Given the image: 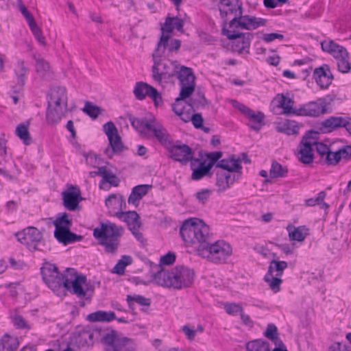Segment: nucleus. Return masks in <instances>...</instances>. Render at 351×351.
Masks as SVG:
<instances>
[{
  "label": "nucleus",
  "instance_id": "nucleus-1",
  "mask_svg": "<svg viewBox=\"0 0 351 351\" xmlns=\"http://www.w3.org/2000/svg\"><path fill=\"white\" fill-rule=\"evenodd\" d=\"M209 227L202 220L195 218L189 219L182 223L180 234L185 243H198V254L208 261L220 264L232 255L231 245L219 240L210 243Z\"/></svg>",
  "mask_w": 351,
  "mask_h": 351
},
{
  "label": "nucleus",
  "instance_id": "nucleus-2",
  "mask_svg": "<svg viewBox=\"0 0 351 351\" xmlns=\"http://www.w3.org/2000/svg\"><path fill=\"white\" fill-rule=\"evenodd\" d=\"M129 120L143 138L151 140L154 137L167 149L173 142L167 129L155 118L148 120L130 116Z\"/></svg>",
  "mask_w": 351,
  "mask_h": 351
},
{
  "label": "nucleus",
  "instance_id": "nucleus-3",
  "mask_svg": "<svg viewBox=\"0 0 351 351\" xmlns=\"http://www.w3.org/2000/svg\"><path fill=\"white\" fill-rule=\"evenodd\" d=\"M195 278V271L184 266H177L169 271L162 269L155 274L154 280L160 286L181 289L190 287Z\"/></svg>",
  "mask_w": 351,
  "mask_h": 351
},
{
  "label": "nucleus",
  "instance_id": "nucleus-4",
  "mask_svg": "<svg viewBox=\"0 0 351 351\" xmlns=\"http://www.w3.org/2000/svg\"><path fill=\"white\" fill-rule=\"evenodd\" d=\"M168 36L162 35L157 44V47L152 54L154 65L152 66V76L155 81L161 82L162 80H169L176 76L179 63L177 61H162L161 58L165 55Z\"/></svg>",
  "mask_w": 351,
  "mask_h": 351
},
{
  "label": "nucleus",
  "instance_id": "nucleus-5",
  "mask_svg": "<svg viewBox=\"0 0 351 351\" xmlns=\"http://www.w3.org/2000/svg\"><path fill=\"white\" fill-rule=\"evenodd\" d=\"M123 228L113 223H102L100 228H95L93 236L99 241V244L108 254H115L120 245V238L123 234Z\"/></svg>",
  "mask_w": 351,
  "mask_h": 351
},
{
  "label": "nucleus",
  "instance_id": "nucleus-6",
  "mask_svg": "<svg viewBox=\"0 0 351 351\" xmlns=\"http://www.w3.org/2000/svg\"><path fill=\"white\" fill-rule=\"evenodd\" d=\"M67 286L63 287L70 291L71 293L76 295L78 298H90L94 291L92 285H87L86 277L84 275H78L75 269L67 268Z\"/></svg>",
  "mask_w": 351,
  "mask_h": 351
},
{
  "label": "nucleus",
  "instance_id": "nucleus-7",
  "mask_svg": "<svg viewBox=\"0 0 351 351\" xmlns=\"http://www.w3.org/2000/svg\"><path fill=\"white\" fill-rule=\"evenodd\" d=\"M102 341L106 345V351H134L135 350V343L132 339L122 337L114 330L104 334Z\"/></svg>",
  "mask_w": 351,
  "mask_h": 351
},
{
  "label": "nucleus",
  "instance_id": "nucleus-8",
  "mask_svg": "<svg viewBox=\"0 0 351 351\" xmlns=\"http://www.w3.org/2000/svg\"><path fill=\"white\" fill-rule=\"evenodd\" d=\"M41 274L45 284L53 291L67 286V273L61 274L53 264L45 263L41 267Z\"/></svg>",
  "mask_w": 351,
  "mask_h": 351
},
{
  "label": "nucleus",
  "instance_id": "nucleus-9",
  "mask_svg": "<svg viewBox=\"0 0 351 351\" xmlns=\"http://www.w3.org/2000/svg\"><path fill=\"white\" fill-rule=\"evenodd\" d=\"M15 236L17 240L27 246L31 251L38 250L39 245L43 243V234L35 227L29 226L23 231L16 232Z\"/></svg>",
  "mask_w": 351,
  "mask_h": 351
},
{
  "label": "nucleus",
  "instance_id": "nucleus-10",
  "mask_svg": "<svg viewBox=\"0 0 351 351\" xmlns=\"http://www.w3.org/2000/svg\"><path fill=\"white\" fill-rule=\"evenodd\" d=\"M222 32L223 35L226 36L229 40H232L234 51L239 54L250 53L251 40L254 38L253 34L249 32L245 34H232L230 32H228V29L225 26L223 27Z\"/></svg>",
  "mask_w": 351,
  "mask_h": 351
},
{
  "label": "nucleus",
  "instance_id": "nucleus-11",
  "mask_svg": "<svg viewBox=\"0 0 351 351\" xmlns=\"http://www.w3.org/2000/svg\"><path fill=\"white\" fill-rule=\"evenodd\" d=\"M167 150L170 153V157L173 160L184 165H186L195 158L193 157V149L186 144H182L180 142L173 144V142L171 147L167 148Z\"/></svg>",
  "mask_w": 351,
  "mask_h": 351
},
{
  "label": "nucleus",
  "instance_id": "nucleus-12",
  "mask_svg": "<svg viewBox=\"0 0 351 351\" xmlns=\"http://www.w3.org/2000/svg\"><path fill=\"white\" fill-rule=\"evenodd\" d=\"M218 6L225 27L233 15L243 14L242 3L239 0H219Z\"/></svg>",
  "mask_w": 351,
  "mask_h": 351
},
{
  "label": "nucleus",
  "instance_id": "nucleus-13",
  "mask_svg": "<svg viewBox=\"0 0 351 351\" xmlns=\"http://www.w3.org/2000/svg\"><path fill=\"white\" fill-rule=\"evenodd\" d=\"M93 337L94 331L90 327H77L71 338V343L79 348H89L94 343Z\"/></svg>",
  "mask_w": 351,
  "mask_h": 351
},
{
  "label": "nucleus",
  "instance_id": "nucleus-14",
  "mask_svg": "<svg viewBox=\"0 0 351 351\" xmlns=\"http://www.w3.org/2000/svg\"><path fill=\"white\" fill-rule=\"evenodd\" d=\"M315 143V138L306 134L304 136L300 143V151L298 152L299 160L304 164L309 165L313 162V145Z\"/></svg>",
  "mask_w": 351,
  "mask_h": 351
},
{
  "label": "nucleus",
  "instance_id": "nucleus-15",
  "mask_svg": "<svg viewBox=\"0 0 351 351\" xmlns=\"http://www.w3.org/2000/svg\"><path fill=\"white\" fill-rule=\"evenodd\" d=\"M63 205L70 211L79 210L80 202L82 200L80 189L77 186H71L62 193Z\"/></svg>",
  "mask_w": 351,
  "mask_h": 351
},
{
  "label": "nucleus",
  "instance_id": "nucleus-16",
  "mask_svg": "<svg viewBox=\"0 0 351 351\" xmlns=\"http://www.w3.org/2000/svg\"><path fill=\"white\" fill-rule=\"evenodd\" d=\"M134 94L139 100L144 99L147 96L151 97L156 106L162 103L161 95L155 88L145 82H137L134 89Z\"/></svg>",
  "mask_w": 351,
  "mask_h": 351
},
{
  "label": "nucleus",
  "instance_id": "nucleus-17",
  "mask_svg": "<svg viewBox=\"0 0 351 351\" xmlns=\"http://www.w3.org/2000/svg\"><path fill=\"white\" fill-rule=\"evenodd\" d=\"M326 112V104L325 99H318L300 106L298 108V116L317 117Z\"/></svg>",
  "mask_w": 351,
  "mask_h": 351
},
{
  "label": "nucleus",
  "instance_id": "nucleus-18",
  "mask_svg": "<svg viewBox=\"0 0 351 351\" xmlns=\"http://www.w3.org/2000/svg\"><path fill=\"white\" fill-rule=\"evenodd\" d=\"M104 130L108 138L109 143L113 152H121L123 149V145L114 123L109 121L105 123L104 125Z\"/></svg>",
  "mask_w": 351,
  "mask_h": 351
},
{
  "label": "nucleus",
  "instance_id": "nucleus-19",
  "mask_svg": "<svg viewBox=\"0 0 351 351\" xmlns=\"http://www.w3.org/2000/svg\"><path fill=\"white\" fill-rule=\"evenodd\" d=\"M217 168H220L221 171H226V173H239L241 174L242 170L241 160L239 157L234 154L231 155L228 158L219 160L216 164Z\"/></svg>",
  "mask_w": 351,
  "mask_h": 351
},
{
  "label": "nucleus",
  "instance_id": "nucleus-20",
  "mask_svg": "<svg viewBox=\"0 0 351 351\" xmlns=\"http://www.w3.org/2000/svg\"><path fill=\"white\" fill-rule=\"evenodd\" d=\"M216 176V186L218 192L225 191L240 178V174H231L223 171H217Z\"/></svg>",
  "mask_w": 351,
  "mask_h": 351
},
{
  "label": "nucleus",
  "instance_id": "nucleus-21",
  "mask_svg": "<svg viewBox=\"0 0 351 351\" xmlns=\"http://www.w3.org/2000/svg\"><path fill=\"white\" fill-rule=\"evenodd\" d=\"M55 238L64 245H68L69 243L80 241L83 237L77 235L70 231L69 227H58L55 229L54 232Z\"/></svg>",
  "mask_w": 351,
  "mask_h": 351
},
{
  "label": "nucleus",
  "instance_id": "nucleus-22",
  "mask_svg": "<svg viewBox=\"0 0 351 351\" xmlns=\"http://www.w3.org/2000/svg\"><path fill=\"white\" fill-rule=\"evenodd\" d=\"M314 77L321 88H327L331 84L333 79L328 65L315 69L314 71Z\"/></svg>",
  "mask_w": 351,
  "mask_h": 351
},
{
  "label": "nucleus",
  "instance_id": "nucleus-23",
  "mask_svg": "<svg viewBox=\"0 0 351 351\" xmlns=\"http://www.w3.org/2000/svg\"><path fill=\"white\" fill-rule=\"evenodd\" d=\"M67 111V107L63 106H56L53 104L49 103L47 111L46 119L49 124H56L60 122L62 117L64 116Z\"/></svg>",
  "mask_w": 351,
  "mask_h": 351
},
{
  "label": "nucleus",
  "instance_id": "nucleus-24",
  "mask_svg": "<svg viewBox=\"0 0 351 351\" xmlns=\"http://www.w3.org/2000/svg\"><path fill=\"white\" fill-rule=\"evenodd\" d=\"M321 47L324 51L331 54L336 60L346 56L347 49L341 45L335 43L332 40H326L321 43Z\"/></svg>",
  "mask_w": 351,
  "mask_h": 351
},
{
  "label": "nucleus",
  "instance_id": "nucleus-25",
  "mask_svg": "<svg viewBox=\"0 0 351 351\" xmlns=\"http://www.w3.org/2000/svg\"><path fill=\"white\" fill-rule=\"evenodd\" d=\"M29 69L25 66V61L19 60L14 68V73L17 80V87L19 89L14 90L15 93L20 92L23 90L27 78Z\"/></svg>",
  "mask_w": 351,
  "mask_h": 351
},
{
  "label": "nucleus",
  "instance_id": "nucleus-26",
  "mask_svg": "<svg viewBox=\"0 0 351 351\" xmlns=\"http://www.w3.org/2000/svg\"><path fill=\"white\" fill-rule=\"evenodd\" d=\"M152 188V186L149 184H140L134 186L128 197V203L137 206Z\"/></svg>",
  "mask_w": 351,
  "mask_h": 351
},
{
  "label": "nucleus",
  "instance_id": "nucleus-27",
  "mask_svg": "<svg viewBox=\"0 0 351 351\" xmlns=\"http://www.w3.org/2000/svg\"><path fill=\"white\" fill-rule=\"evenodd\" d=\"M56 106L68 107V97L66 89L64 87L58 86L53 88L51 92V101Z\"/></svg>",
  "mask_w": 351,
  "mask_h": 351
},
{
  "label": "nucleus",
  "instance_id": "nucleus-28",
  "mask_svg": "<svg viewBox=\"0 0 351 351\" xmlns=\"http://www.w3.org/2000/svg\"><path fill=\"white\" fill-rule=\"evenodd\" d=\"M287 230L289 232V237L291 241L298 242L304 241L306 237L309 234V229L305 226H301L295 228L293 226H288Z\"/></svg>",
  "mask_w": 351,
  "mask_h": 351
},
{
  "label": "nucleus",
  "instance_id": "nucleus-29",
  "mask_svg": "<svg viewBox=\"0 0 351 351\" xmlns=\"http://www.w3.org/2000/svg\"><path fill=\"white\" fill-rule=\"evenodd\" d=\"M184 27V21L178 17L167 16L165 24L161 27L162 32L170 34L174 29L182 32Z\"/></svg>",
  "mask_w": 351,
  "mask_h": 351
},
{
  "label": "nucleus",
  "instance_id": "nucleus-30",
  "mask_svg": "<svg viewBox=\"0 0 351 351\" xmlns=\"http://www.w3.org/2000/svg\"><path fill=\"white\" fill-rule=\"evenodd\" d=\"M190 167L193 171L191 175L192 180H199L204 176H209L204 169V161H202L200 159L195 158L193 160H191V162H190Z\"/></svg>",
  "mask_w": 351,
  "mask_h": 351
},
{
  "label": "nucleus",
  "instance_id": "nucleus-31",
  "mask_svg": "<svg viewBox=\"0 0 351 351\" xmlns=\"http://www.w3.org/2000/svg\"><path fill=\"white\" fill-rule=\"evenodd\" d=\"M176 76L180 80V85L195 83V76L191 68L180 66L177 69Z\"/></svg>",
  "mask_w": 351,
  "mask_h": 351
},
{
  "label": "nucleus",
  "instance_id": "nucleus-32",
  "mask_svg": "<svg viewBox=\"0 0 351 351\" xmlns=\"http://www.w3.org/2000/svg\"><path fill=\"white\" fill-rule=\"evenodd\" d=\"M87 319L92 322H110L117 319L115 313L113 311H98L89 314Z\"/></svg>",
  "mask_w": 351,
  "mask_h": 351
},
{
  "label": "nucleus",
  "instance_id": "nucleus-33",
  "mask_svg": "<svg viewBox=\"0 0 351 351\" xmlns=\"http://www.w3.org/2000/svg\"><path fill=\"white\" fill-rule=\"evenodd\" d=\"M19 346L17 338L5 334L0 340V351H16Z\"/></svg>",
  "mask_w": 351,
  "mask_h": 351
},
{
  "label": "nucleus",
  "instance_id": "nucleus-34",
  "mask_svg": "<svg viewBox=\"0 0 351 351\" xmlns=\"http://www.w3.org/2000/svg\"><path fill=\"white\" fill-rule=\"evenodd\" d=\"M232 17V19L229 23V29H228V32H230L232 34H242L241 32H239L240 29L247 30V25L244 21L242 14H234Z\"/></svg>",
  "mask_w": 351,
  "mask_h": 351
},
{
  "label": "nucleus",
  "instance_id": "nucleus-35",
  "mask_svg": "<svg viewBox=\"0 0 351 351\" xmlns=\"http://www.w3.org/2000/svg\"><path fill=\"white\" fill-rule=\"evenodd\" d=\"M36 71L42 78H46L51 74V68L48 62L42 58H36Z\"/></svg>",
  "mask_w": 351,
  "mask_h": 351
},
{
  "label": "nucleus",
  "instance_id": "nucleus-36",
  "mask_svg": "<svg viewBox=\"0 0 351 351\" xmlns=\"http://www.w3.org/2000/svg\"><path fill=\"white\" fill-rule=\"evenodd\" d=\"M343 121L344 117H330L322 123V128L326 130V132H330L337 128H342Z\"/></svg>",
  "mask_w": 351,
  "mask_h": 351
},
{
  "label": "nucleus",
  "instance_id": "nucleus-37",
  "mask_svg": "<svg viewBox=\"0 0 351 351\" xmlns=\"http://www.w3.org/2000/svg\"><path fill=\"white\" fill-rule=\"evenodd\" d=\"M288 267V264L285 261L273 260L270 262L268 271L267 274H273L276 276H282L284 270Z\"/></svg>",
  "mask_w": 351,
  "mask_h": 351
},
{
  "label": "nucleus",
  "instance_id": "nucleus-38",
  "mask_svg": "<svg viewBox=\"0 0 351 351\" xmlns=\"http://www.w3.org/2000/svg\"><path fill=\"white\" fill-rule=\"evenodd\" d=\"M288 174V169L287 167L282 166L277 161H273L271 169L269 170V176L271 178H285Z\"/></svg>",
  "mask_w": 351,
  "mask_h": 351
},
{
  "label": "nucleus",
  "instance_id": "nucleus-39",
  "mask_svg": "<svg viewBox=\"0 0 351 351\" xmlns=\"http://www.w3.org/2000/svg\"><path fill=\"white\" fill-rule=\"evenodd\" d=\"M280 107L283 109V113L285 114H295L298 115V108H293L294 101L289 97H287L282 95L280 101Z\"/></svg>",
  "mask_w": 351,
  "mask_h": 351
},
{
  "label": "nucleus",
  "instance_id": "nucleus-40",
  "mask_svg": "<svg viewBox=\"0 0 351 351\" xmlns=\"http://www.w3.org/2000/svg\"><path fill=\"white\" fill-rule=\"evenodd\" d=\"M244 21L247 25V30L256 29L261 26H265L267 23V19L257 18L250 15L243 16Z\"/></svg>",
  "mask_w": 351,
  "mask_h": 351
},
{
  "label": "nucleus",
  "instance_id": "nucleus-41",
  "mask_svg": "<svg viewBox=\"0 0 351 351\" xmlns=\"http://www.w3.org/2000/svg\"><path fill=\"white\" fill-rule=\"evenodd\" d=\"M299 126L294 121L286 120L280 125L277 127V130L285 133L288 135L298 134L299 132Z\"/></svg>",
  "mask_w": 351,
  "mask_h": 351
},
{
  "label": "nucleus",
  "instance_id": "nucleus-42",
  "mask_svg": "<svg viewBox=\"0 0 351 351\" xmlns=\"http://www.w3.org/2000/svg\"><path fill=\"white\" fill-rule=\"evenodd\" d=\"M264 335L267 338L271 340L276 346H284L283 342L278 337V328L274 324H268Z\"/></svg>",
  "mask_w": 351,
  "mask_h": 351
},
{
  "label": "nucleus",
  "instance_id": "nucleus-43",
  "mask_svg": "<svg viewBox=\"0 0 351 351\" xmlns=\"http://www.w3.org/2000/svg\"><path fill=\"white\" fill-rule=\"evenodd\" d=\"M246 348L248 351H271L269 343L261 339L248 342Z\"/></svg>",
  "mask_w": 351,
  "mask_h": 351
},
{
  "label": "nucleus",
  "instance_id": "nucleus-44",
  "mask_svg": "<svg viewBox=\"0 0 351 351\" xmlns=\"http://www.w3.org/2000/svg\"><path fill=\"white\" fill-rule=\"evenodd\" d=\"M16 134L23 141L24 144L29 145L32 143V138L28 130V124H19L16 127Z\"/></svg>",
  "mask_w": 351,
  "mask_h": 351
},
{
  "label": "nucleus",
  "instance_id": "nucleus-45",
  "mask_svg": "<svg viewBox=\"0 0 351 351\" xmlns=\"http://www.w3.org/2000/svg\"><path fill=\"white\" fill-rule=\"evenodd\" d=\"M117 216L123 219L128 226L140 222V217L136 211L118 212Z\"/></svg>",
  "mask_w": 351,
  "mask_h": 351
},
{
  "label": "nucleus",
  "instance_id": "nucleus-46",
  "mask_svg": "<svg viewBox=\"0 0 351 351\" xmlns=\"http://www.w3.org/2000/svg\"><path fill=\"white\" fill-rule=\"evenodd\" d=\"M104 173L102 176V180L100 183V187L104 183H109L111 186H118L120 183V179L110 170L105 167Z\"/></svg>",
  "mask_w": 351,
  "mask_h": 351
},
{
  "label": "nucleus",
  "instance_id": "nucleus-47",
  "mask_svg": "<svg viewBox=\"0 0 351 351\" xmlns=\"http://www.w3.org/2000/svg\"><path fill=\"white\" fill-rule=\"evenodd\" d=\"M195 83L181 85L180 97L176 99L174 104H183V100L189 97L195 90Z\"/></svg>",
  "mask_w": 351,
  "mask_h": 351
},
{
  "label": "nucleus",
  "instance_id": "nucleus-48",
  "mask_svg": "<svg viewBox=\"0 0 351 351\" xmlns=\"http://www.w3.org/2000/svg\"><path fill=\"white\" fill-rule=\"evenodd\" d=\"M326 196V193L324 191H321L317 194V196L315 198L306 199V204L308 206L319 205L322 209H328L329 207L328 204L324 202Z\"/></svg>",
  "mask_w": 351,
  "mask_h": 351
},
{
  "label": "nucleus",
  "instance_id": "nucleus-49",
  "mask_svg": "<svg viewBox=\"0 0 351 351\" xmlns=\"http://www.w3.org/2000/svg\"><path fill=\"white\" fill-rule=\"evenodd\" d=\"M346 153V150L345 149H340L339 151L335 152H331L330 150L323 160L328 165H337L341 160L342 154Z\"/></svg>",
  "mask_w": 351,
  "mask_h": 351
},
{
  "label": "nucleus",
  "instance_id": "nucleus-50",
  "mask_svg": "<svg viewBox=\"0 0 351 351\" xmlns=\"http://www.w3.org/2000/svg\"><path fill=\"white\" fill-rule=\"evenodd\" d=\"M127 302L130 308L132 309H133L134 302H136L138 304L144 306H149L151 304V300L149 298H146L144 296L140 295H128L127 296Z\"/></svg>",
  "mask_w": 351,
  "mask_h": 351
},
{
  "label": "nucleus",
  "instance_id": "nucleus-51",
  "mask_svg": "<svg viewBox=\"0 0 351 351\" xmlns=\"http://www.w3.org/2000/svg\"><path fill=\"white\" fill-rule=\"evenodd\" d=\"M264 279L265 282L268 283L270 289L275 293H277L280 290V285L282 282V280L280 278V276L266 274Z\"/></svg>",
  "mask_w": 351,
  "mask_h": 351
},
{
  "label": "nucleus",
  "instance_id": "nucleus-52",
  "mask_svg": "<svg viewBox=\"0 0 351 351\" xmlns=\"http://www.w3.org/2000/svg\"><path fill=\"white\" fill-rule=\"evenodd\" d=\"M248 119L256 124H258L259 125H250V128L255 130L258 131L261 126L264 125V119L265 115L261 112H255L252 110L248 117Z\"/></svg>",
  "mask_w": 351,
  "mask_h": 351
},
{
  "label": "nucleus",
  "instance_id": "nucleus-53",
  "mask_svg": "<svg viewBox=\"0 0 351 351\" xmlns=\"http://www.w3.org/2000/svg\"><path fill=\"white\" fill-rule=\"evenodd\" d=\"M82 110L90 117L95 119L101 113L103 109L99 106L92 104L89 101H86Z\"/></svg>",
  "mask_w": 351,
  "mask_h": 351
},
{
  "label": "nucleus",
  "instance_id": "nucleus-54",
  "mask_svg": "<svg viewBox=\"0 0 351 351\" xmlns=\"http://www.w3.org/2000/svg\"><path fill=\"white\" fill-rule=\"evenodd\" d=\"M29 28L37 41L43 46L46 45L45 38L43 34L41 29L38 26L35 21L28 24Z\"/></svg>",
  "mask_w": 351,
  "mask_h": 351
},
{
  "label": "nucleus",
  "instance_id": "nucleus-55",
  "mask_svg": "<svg viewBox=\"0 0 351 351\" xmlns=\"http://www.w3.org/2000/svg\"><path fill=\"white\" fill-rule=\"evenodd\" d=\"M173 112L178 115L180 119L187 123L191 121L192 114L184 111V105L182 104H173L172 106Z\"/></svg>",
  "mask_w": 351,
  "mask_h": 351
},
{
  "label": "nucleus",
  "instance_id": "nucleus-56",
  "mask_svg": "<svg viewBox=\"0 0 351 351\" xmlns=\"http://www.w3.org/2000/svg\"><path fill=\"white\" fill-rule=\"evenodd\" d=\"M337 61V67L340 72L341 73H348L351 69V64L349 62V56L348 53L346 56H343L338 59Z\"/></svg>",
  "mask_w": 351,
  "mask_h": 351
},
{
  "label": "nucleus",
  "instance_id": "nucleus-57",
  "mask_svg": "<svg viewBox=\"0 0 351 351\" xmlns=\"http://www.w3.org/2000/svg\"><path fill=\"white\" fill-rule=\"evenodd\" d=\"M224 309L228 315L233 316L237 314H241L242 311H243V308L239 304L237 303L226 304Z\"/></svg>",
  "mask_w": 351,
  "mask_h": 351
},
{
  "label": "nucleus",
  "instance_id": "nucleus-58",
  "mask_svg": "<svg viewBox=\"0 0 351 351\" xmlns=\"http://www.w3.org/2000/svg\"><path fill=\"white\" fill-rule=\"evenodd\" d=\"M165 35L168 36V45L166 49H168L169 52L178 51L181 46V41L178 39H171V35L162 32L161 36Z\"/></svg>",
  "mask_w": 351,
  "mask_h": 351
},
{
  "label": "nucleus",
  "instance_id": "nucleus-59",
  "mask_svg": "<svg viewBox=\"0 0 351 351\" xmlns=\"http://www.w3.org/2000/svg\"><path fill=\"white\" fill-rule=\"evenodd\" d=\"M211 193H212L211 190H210L208 189H202L201 191L197 192L195 193V196L200 204H202V205H204L210 199Z\"/></svg>",
  "mask_w": 351,
  "mask_h": 351
},
{
  "label": "nucleus",
  "instance_id": "nucleus-60",
  "mask_svg": "<svg viewBox=\"0 0 351 351\" xmlns=\"http://www.w3.org/2000/svg\"><path fill=\"white\" fill-rule=\"evenodd\" d=\"M17 5L19 10L21 11L23 16L25 18L28 24L35 21L33 15L29 12L22 0H17Z\"/></svg>",
  "mask_w": 351,
  "mask_h": 351
},
{
  "label": "nucleus",
  "instance_id": "nucleus-61",
  "mask_svg": "<svg viewBox=\"0 0 351 351\" xmlns=\"http://www.w3.org/2000/svg\"><path fill=\"white\" fill-rule=\"evenodd\" d=\"M72 225V220L69 219L68 214L66 213H62L60 217L57 218L54 221V226L56 228L58 227H71Z\"/></svg>",
  "mask_w": 351,
  "mask_h": 351
},
{
  "label": "nucleus",
  "instance_id": "nucleus-62",
  "mask_svg": "<svg viewBox=\"0 0 351 351\" xmlns=\"http://www.w3.org/2000/svg\"><path fill=\"white\" fill-rule=\"evenodd\" d=\"M315 147L317 154L321 156V159L323 160L324 157L326 156L328 152L330 151V148L322 143H318L315 140V143L313 145Z\"/></svg>",
  "mask_w": 351,
  "mask_h": 351
},
{
  "label": "nucleus",
  "instance_id": "nucleus-63",
  "mask_svg": "<svg viewBox=\"0 0 351 351\" xmlns=\"http://www.w3.org/2000/svg\"><path fill=\"white\" fill-rule=\"evenodd\" d=\"M176 261V255L173 253L169 252L160 258V263L165 265H169Z\"/></svg>",
  "mask_w": 351,
  "mask_h": 351
},
{
  "label": "nucleus",
  "instance_id": "nucleus-64",
  "mask_svg": "<svg viewBox=\"0 0 351 351\" xmlns=\"http://www.w3.org/2000/svg\"><path fill=\"white\" fill-rule=\"evenodd\" d=\"M328 351H351V348L346 344L335 342L329 347Z\"/></svg>",
  "mask_w": 351,
  "mask_h": 351
}]
</instances>
